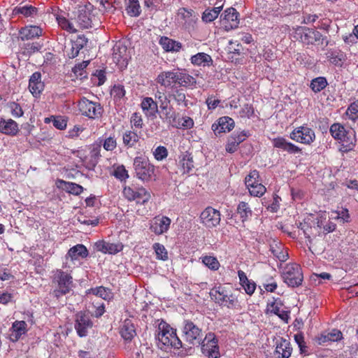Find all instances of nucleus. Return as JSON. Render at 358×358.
I'll use <instances>...</instances> for the list:
<instances>
[{
    "label": "nucleus",
    "instance_id": "f257e3e1",
    "mask_svg": "<svg viewBox=\"0 0 358 358\" xmlns=\"http://www.w3.org/2000/svg\"><path fill=\"white\" fill-rule=\"evenodd\" d=\"M296 41L304 45H322L325 41V45H328L329 41L319 31L303 26L294 27L290 34Z\"/></svg>",
    "mask_w": 358,
    "mask_h": 358
},
{
    "label": "nucleus",
    "instance_id": "f03ea898",
    "mask_svg": "<svg viewBox=\"0 0 358 358\" xmlns=\"http://www.w3.org/2000/svg\"><path fill=\"white\" fill-rule=\"evenodd\" d=\"M52 282L56 285L53 294L57 298L69 294L74 287L73 278L71 272L64 271L60 268L52 271Z\"/></svg>",
    "mask_w": 358,
    "mask_h": 358
},
{
    "label": "nucleus",
    "instance_id": "7ed1b4c3",
    "mask_svg": "<svg viewBox=\"0 0 358 358\" xmlns=\"http://www.w3.org/2000/svg\"><path fill=\"white\" fill-rule=\"evenodd\" d=\"M210 294L215 301L220 306H226L229 309H238L240 306L237 296L224 286L214 287Z\"/></svg>",
    "mask_w": 358,
    "mask_h": 358
},
{
    "label": "nucleus",
    "instance_id": "20e7f679",
    "mask_svg": "<svg viewBox=\"0 0 358 358\" xmlns=\"http://www.w3.org/2000/svg\"><path fill=\"white\" fill-rule=\"evenodd\" d=\"M158 340L164 346L180 349L182 347V341L176 334V329L166 322L159 324Z\"/></svg>",
    "mask_w": 358,
    "mask_h": 358
},
{
    "label": "nucleus",
    "instance_id": "39448f33",
    "mask_svg": "<svg viewBox=\"0 0 358 358\" xmlns=\"http://www.w3.org/2000/svg\"><path fill=\"white\" fill-rule=\"evenodd\" d=\"M134 168L136 177L143 182H149L155 176V166L145 157H136L134 159Z\"/></svg>",
    "mask_w": 358,
    "mask_h": 358
},
{
    "label": "nucleus",
    "instance_id": "423d86ee",
    "mask_svg": "<svg viewBox=\"0 0 358 358\" xmlns=\"http://www.w3.org/2000/svg\"><path fill=\"white\" fill-rule=\"evenodd\" d=\"M122 194L129 201H135L136 204L144 205L151 198L150 192L141 185L131 184L124 186Z\"/></svg>",
    "mask_w": 358,
    "mask_h": 358
},
{
    "label": "nucleus",
    "instance_id": "0eeeda50",
    "mask_svg": "<svg viewBox=\"0 0 358 358\" xmlns=\"http://www.w3.org/2000/svg\"><path fill=\"white\" fill-rule=\"evenodd\" d=\"M282 276L284 282L292 287H299L303 280L302 269L296 263L287 264L284 267Z\"/></svg>",
    "mask_w": 358,
    "mask_h": 358
},
{
    "label": "nucleus",
    "instance_id": "6e6552de",
    "mask_svg": "<svg viewBox=\"0 0 358 358\" xmlns=\"http://www.w3.org/2000/svg\"><path fill=\"white\" fill-rule=\"evenodd\" d=\"M245 185L252 196L261 197L266 192V188L262 184L259 173L255 169L251 171L245 178Z\"/></svg>",
    "mask_w": 358,
    "mask_h": 358
},
{
    "label": "nucleus",
    "instance_id": "1a4fd4ad",
    "mask_svg": "<svg viewBox=\"0 0 358 358\" xmlns=\"http://www.w3.org/2000/svg\"><path fill=\"white\" fill-rule=\"evenodd\" d=\"M182 333L185 341L193 345H200L203 339L202 329L189 320H184Z\"/></svg>",
    "mask_w": 358,
    "mask_h": 358
},
{
    "label": "nucleus",
    "instance_id": "9d476101",
    "mask_svg": "<svg viewBox=\"0 0 358 358\" xmlns=\"http://www.w3.org/2000/svg\"><path fill=\"white\" fill-rule=\"evenodd\" d=\"M79 110L83 115L90 119H98L101 117L103 108L100 103L88 100L85 97L78 102Z\"/></svg>",
    "mask_w": 358,
    "mask_h": 358
},
{
    "label": "nucleus",
    "instance_id": "9b49d317",
    "mask_svg": "<svg viewBox=\"0 0 358 358\" xmlns=\"http://www.w3.org/2000/svg\"><path fill=\"white\" fill-rule=\"evenodd\" d=\"M200 345L202 353L208 358H220L218 341L213 333H208Z\"/></svg>",
    "mask_w": 358,
    "mask_h": 358
},
{
    "label": "nucleus",
    "instance_id": "f8f14e48",
    "mask_svg": "<svg viewBox=\"0 0 358 358\" xmlns=\"http://www.w3.org/2000/svg\"><path fill=\"white\" fill-rule=\"evenodd\" d=\"M289 138L304 145H311L315 141V131L307 126L296 127L289 134Z\"/></svg>",
    "mask_w": 358,
    "mask_h": 358
},
{
    "label": "nucleus",
    "instance_id": "ddd939ff",
    "mask_svg": "<svg viewBox=\"0 0 358 358\" xmlns=\"http://www.w3.org/2000/svg\"><path fill=\"white\" fill-rule=\"evenodd\" d=\"M200 220L206 228L212 229L220 224L221 215L218 210L211 206L206 207L200 215Z\"/></svg>",
    "mask_w": 358,
    "mask_h": 358
},
{
    "label": "nucleus",
    "instance_id": "4468645a",
    "mask_svg": "<svg viewBox=\"0 0 358 358\" xmlns=\"http://www.w3.org/2000/svg\"><path fill=\"white\" fill-rule=\"evenodd\" d=\"M239 22V13L233 7L227 8L221 15L220 22L226 31L237 28Z\"/></svg>",
    "mask_w": 358,
    "mask_h": 358
},
{
    "label": "nucleus",
    "instance_id": "2eb2a0df",
    "mask_svg": "<svg viewBox=\"0 0 358 358\" xmlns=\"http://www.w3.org/2000/svg\"><path fill=\"white\" fill-rule=\"evenodd\" d=\"M92 320L85 312L80 311L76 313L74 327L80 337L86 336L88 329L92 328Z\"/></svg>",
    "mask_w": 358,
    "mask_h": 358
},
{
    "label": "nucleus",
    "instance_id": "dca6fc26",
    "mask_svg": "<svg viewBox=\"0 0 358 358\" xmlns=\"http://www.w3.org/2000/svg\"><path fill=\"white\" fill-rule=\"evenodd\" d=\"M176 69L161 72L156 78L157 83L165 88H173L178 86Z\"/></svg>",
    "mask_w": 358,
    "mask_h": 358
},
{
    "label": "nucleus",
    "instance_id": "f3484780",
    "mask_svg": "<svg viewBox=\"0 0 358 358\" xmlns=\"http://www.w3.org/2000/svg\"><path fill=\"white\" fill-rule=\"evenodd\" d=\"M171 220L167 216H157L152 220L150 229L155 235H162L169 229Z\"/></svg>",
    "mask_w": 358,
    "mask_h": 358
},
{
    "label": "nucleus",
    "instance_id": "a211bd4d",
    "mask_svg": "<svg viewBox=\"0 0 358 358\" xmlns=\"http://www.w3.org/2000/svg\"><path fill=\"white\" fill-rule=\"evenodd\" d=\"M341 138L338 141L341 152L347 153L355 149L357 145V136L355 130H348Z\"/></svg>",
    "mask_w": 358,
    "mask_h": 358
},
{
    "label": "nucleus",
    "instance_id": "6ab92c4d",
    "mask_svg": "<svg viewBox=\"0 0 358 358\" xmlns=\"http://www.w3.org/2000/svg\"><path fill=\"white\" fill-rule=\"evenodd\" d=\"M273 148L287 152L289 154H296L301 152V148L288 141L282 136H278L272 140Z\"/></svg>",
    "mask_w": 358,
    "mask_h": 358
},
{
    "label": "nucleus",
    "instance_id": "aec40b11",
    "mask_svg": "<svg viewBox=\"0 0 358 358\" xmlns=\"http://www.w3.org/2000/svg\"><path fill=\"white\" fill-rule=\"evenodd\" d=\"M298 228L301 231V234H303L309 243H311L312 238L319 236L321 231L319 221L317 222L316 224L314 223L313 226L307 222H299Z\"/></svg>",
    "mask_w": 358,
    "mask_h": 358
},
{
    "label": "nucleus",
    "instance_id": "412c9836",
    "mask_svg": "<svg viewBox=\"0 0 358 358\" xmlns=\"http://www.w3.org/2000/svg\"><path fill=\"white\" fill-rule=\"evenodd\" d=\"M234 127V121L228 116L220 117L216 122L212 124V130L215 135L221 133L229 132Z\"/></svg>",
    "mask_w": 358,
    "mask_h": 358
},
{
    "label": "nucleus",
    "instance_id": "4be33fe9",
    "mask_svg": "<svg viewBox=\"0 0 358 358\" xmlns=\"http://www.w3.org/2000/svg\"><path fill=\"white\" fill-rule=\"evenodd\" d=\"M127 48L122 43H116L113 47V60L118 66H126L127 65Z\"/></svg>",
    "mask_w": 358,
    "mask_h": 358
},
{
    "label": "nucleus",
    "instance_id": "5701e85b",
    "mask_svg": "<svg viewBox=\"0 0 358 358\" xmlns=\"http://www.w3.org/2000/svg\"><path fill=\"white\" fill-rule=\"evenodd\" d=\"M121 337L127 342H130L136 336L134 324L130 319H126L122 323L120 328Z\"/></svg>",
    "mask_w": 358,
    "mask_h": 358
},
{
    "label": "nucleus",
    "instance_id": "b1692460",
    "mask_svg": "<svg viewBox=\"0 0 358 358\" xmlns=\"http://www.w3.org/2000/svg\"><path fill=\"white\" fill-rule=\"evenodd\" d=\"M178 86L185 88H193L196 84L194 77L187 73L185 69H176Z\"/></svg>",
    "mask_w": 358,
    "mask_h": 358
},
{
    "label": "nucleus",
    "instance_id": "393cba45",
    "mask_svg": "<svg viewBox=\"0 0 358 358\" xmlns=\"http://www.w3.org/2000/svg\"><path fill=\"white\" fill-rule=\"evenodd\" d=\"M87 42L88 40L84 35L78 36L76 41L71 42V48L66 50V56L69 59L76 57L80 50L87 45Z\"/></svg>",
    "mask_w": 358,
    "mask_h": 358
},
{
    "label": "nucleus",
    "instance_id": "a878e982",
    "mask_svg": "<svg viewBox=\"0 0 358 358\" xmlns=\"http://www.w3.org/2000/svg\"><path fill=\"white\" fill-rule=\"evenodd\" d=\"M44 88V84L41 81V73L34 72L29 78V89L30 92L36 97L39 96Z\"/></svg>",
    "mask_w": 358,
    "mask_h": 358
},
{
    "label": "nucleus",
    "instance_id": "bb28decb",
    "mask_svg": "<svg viewBox=\"0 0 358 358\" xmlns=\"http://www.w3.org/2000/svg\"><path fill=\"white\" fill-rule=\"evenodd\" d=\"M18 124L12 119L6 120L0 117V132L1 134L15 136L19 132Z\"/></svg>",
    "mask_w": 358,
    "mask_h": 358
},
{
    "label": "nucleus",
    "instance_id": "cd10ccee",
    "mask_svg": "<svg viewBox=\"0 0 358 358\" xmlns=\"http://www.w3.org/2000/svg\"><path fill=\"white\" fill-rule=\"evenodd\" d=\"M275 354L278 358H289L292 352V348L290 342L284 338H280L276 341Z\"/></svg>",
    "mask_w": 358,
    "mask_h": 358
},
{
    "label": "nucleus",
    "instance_id": "c85d7f7f",
    "mask_svg": "<svg viewBox=\"0 0 358 358\" xmlns=\"http://www.w3.org/2000/svg\"><path fill=\"white\" fill-rule=\"evenodd\" d=\"M10 331H11L10 339L13 342L17 341L22 335L27 332V324L23 320H16L13 323Z\"/></svg>",
    "mask_w": 358,
    "mask_h": 358
},
{
    "label": "nucleus",
    "instance_id": "c756f323",
    "mask_svg": "<svg viewBox=\"0 0 358 358\" xmlns=\"http://www.w3.org/2000/svg\"><path fill=\"white\" fill-rule=\"evenodd\" d=\"M13 12L16 15H22L24 17L31 18L41 16L43 13L40 11L39 8L29 4L20 5L14 8Z\"/></svg>",
    "mask_w": 358,
    "mask_h": 358
},
{
    "label": "nucleus",
    "instance_id": "7c9ffc66",
    "mask_svg": "<svg viewBox=\"0 0 358 358\" xmlns=\"http://www.w3.org/2000/svg\"><path fill=\"white\" fill-rule=\"evenodd\" d=\"M88 255L89 252L87 248L83 244H77L69 250L66 258H70L72 262H74L80 259H85Z\"/></svg>",
    "mask_w": 358,
    "mask_h": 358
},
{
    "label": "nucleus",
    "instance_id": "2f4dec72",
    "mask_svg": "<svg viewBox=\"0 0 358 358\" xmlns=\"http://www.w3.org/2000/svg\"><path fill=\"white\" fill-rule=\"evenodd\" d=\"M43 29L36 25L26 26L20 30V37L22 41L33 39L42 36Z\"/></svg>",
    "mask_w": 358,
    "mask_h": 358
},
{
    "label": "nucleus",
    "instance_id": "473e14b6",
    "mask_svg": "<svg viewBox=\"0 0 358 358\" xmlns=\"http://www.w3.org/2000/svg\"><path fill=\"white\" fill-rule=\"evenodd\" d=\"M76 22L80 29H88L92 27L91 13L86 6L80 7L78 10Z\"/></svg>",
    "mask_w": 358,
    "mask_h": 358
},
{
    "label": "nucleus",
    "instance_id": "72a5a7b5",
    "mask_svg": "<svg viewBox=\"0 0 358 358\" xmlns=\"http://www.w3.org/2000/svg\"><path fill=\"white\" fill-rule=\"evenodd\" d=\"M101 157V146L99 145H93L90 148L88 157H85V159L87 160L86 167L90 170L94 169L98 164Z\"/></svg>",
    "mask_w": 358,
    "mask_h": 358
},
{
    "label": "nucleus",
    "instance_id": "f704fd0d",
    "mask_svg": "<svg viewBox=\"0 0 358 358\" xmlns=\"http://www.w3.org/2000/svg\"><path fill=\"white\" fill-rule=\"evenodd\" d=\"M282 306V303L280 299H278V300H275L268 305V310L271 313L278 315L285 323H288L290 319V312L289 310H281L280 308Z\"/></svg>",
    "mask_w": 358,
    "mask_h": 358
},
{
    "label": "nucleus",
    "instance_id": "c9c22d12",
    "mask_svg": "<svg viewBox=\"0 0 358 358\" xmlns=\"http://www.w3.org/2000/svg\"><path fill=\"white\" fill-rule=\"evenodd\" d=\"M159 43L166 52H178L182 48L180 42L169 38L166 36H162Z\"/></svg>",
    "mask_w": 358,
    "mask_h": 358
},
{
    "label": "nucleus",
    "instance_id": "e433bc0d",
    "mask_svg": "<svg viewBox=\"0 0 358 358\" xmlns=\"http://www.w3.org/2000/svg\"><path fill=\"white\" fill-rule=\"evenodd\" d=\"M56 21L59 27L71 34H74L78 30L74 27L73 24L64 16V13L62 11H57L54 14Z\"/></svg>",
    "mask_w": 358,
    "mask_h": 358
},
{
    "label": "nucleus",
    "instance_id": "4c0bfd02",
    "mask_svg": "<svg viewBox=\"0 0 358 358\" xmlns=\"http://www.w3.org/2000/svg\"><path fill=\"white\" fill-rule=\"evenodd\" d=\"M238 276L241 285L244 289L245 293L252 295L256 289V283L248 278L245 273L242 270L238 271Z\"/></svg>",
    "mask_w": 358,
    "mask_h": 358
},
{
    "label": "nucleus",
    "instance_id": "58836bf2",
    "mask_svg": "<svg viewBox=\"0 0 358 358\" xmlns=\"http://www.w3.org/2000/svg\"><path fill=\"white\" fill-rule=\"evenodd\" d=\"M270 251L280 262H285L288 259V253L283 251V248L280 242L273 241L270 244Z\"/></svg>",
    "mask_w": 358,
    "mask_h": 358
},
{
    "label": "nucleus",
    "instance_id": "ea45409f",
    "mask_svg": "<svg viewBox=\"0 0 358 358\" xmlns=\"http://www.w3.org/2000/svg\"><path fill=\"white\" fill-rule=\"evenodd\" d=\"M328 60L335 66H341L345 59V55L338 49H329L326 52Z\"/></svg>",
    "mask_w": 358,
    "mask_h": 358
},
{
    "label": "nucleus",
    "instance_id": "a19ab883",
    "mask_svg": "<svg viewBox=\"0 0 358 358\" xmlns=\"http://www.w3.org/2000/svg\"><path fill=\"white\" fill-rule=\"evenodd\" d=\"M138 134L131 130H127L122 135L123 144L127 148H134L136 143L139 141Z\"/></svg>",
    "mask_w": 358,
    "mask_h": 358
},
{
    "label": "nucleus",
    "instance_id": "79ce46f5",
    "mask_svg": "<svg viewBox=\"0 0 358 358\" xmlns=\"http://www.w3.org/2000/svg\"><path fill=\"white\" fill-rule=\"evenodd\" d=\"M190 61L194 66H210L213 63L211 57L205 52H199L192 56Z\"/></svg>",
    "mask_w": 358,
    "mask_h": 358
},
{
    "label": "nucleus",
    "instance_id": "37998d69",
    "mask_svg": "<svg viewBox=\"0 0 358 358\" xmlns=\"http://www.w3.org/2000/svg\"><path fill=\"white\" fill-rule=\"evenodd\" d=\"M125 10L128 15L138 17L141 13V6L138 0H125Z\"/></svg>",
    "mask_w": 358,
    "mask_h": 358
},
{
    "label": "nucleus",
    "instance_id": "c03bdc74",
    "mask_svg": "<svg viewBox=\"0 0 358 358\" xmlns=\"http://www.w3.org/2000/svg\"><path fill=\"white\" fill-rule=\"evenodd\" d=\"M328 85L327 80L325 77L319 76L313 78L310 84V88L315 93L320 92Z\"/></svg>",
    "mask_w": 358,
    "mask_h": 358
},
{
    "label": "nucleus",
    "instance_id": "a18cd8bd",
    "mask_svg": "<svg viewBox=\"0 0 358 358\" xmlns=\"http://www.w3.org/2000/svg\"><path fill=\"white\" fill-rule=\"evenodd\" d=\"M141 106L143 112L148 115H154L157 110V104L151 97L144 98Z\"/></svg>",
    "mask_w": 358,
    "mask_h": 358
},
{
    "label": "nucleus",
    "instance_id": "49530a36",
    "mask_svg": "<svg viewBox=\"0 0 358 358\" xmlns=\"http://www.w3.org/2000/svg\"><path fill=\"white\" fill-rule=\"evenodd\" d=\"M347 130L345 127L338 122H335L330 126L329 132L331 136L336 141L342 139L341 138L345 135Z\"/></svg>",
    "mask_w": 358,
    "mask_h": 358
},
{
    "label": "nucleus",
    "instance_id": "de8ad7c7",
    "mask_svg": "<svg viewBox=\"0 0 358 358\" xmlns=\"http://www.w3.org/2000/svg\"><path fill=\"white\" fill-rule=\"evenodd\" d=\"M59 182L63 185V189L69 194L80 195L84 190L83 186L75 182H66L64 180H60Z\"/></svg>",
    "mask_w": 358,
    "mask_h": 358
},
{
    "label": "nucleus",
    "instance_id": "09e8293b",
    "mask_svg": "<svg viewBox=\"0 0 358 358\" xmlns=\"http://www.w3.org/2000/svg\"><path fill=\"white\" fill-rule=\"evenodd\" d=\"M169 96L172 97L178 106L187 107L188 100H187L185 93L182 89H174Z\"/></svg>",
    "mask_w": 358,
    "mask_h": 358
},
{
    "label": "nucleus",
    "instance_id": "8fccbe9b",
    "mask_svg": "<svg viewBox=\"0 0 358 358\" xmlns=\"http://www.w3.org/2000/svg\"><path fill=\"white\" fill-rule=\"evenodd\" d=\"M222 6H217L214 8H208L204 10L202 15V20L205 22H211L215 20L219 15Z\"/></svg>",
    "mask_w": 358,
    "mask_h": 358
},
{
    "label": "nucleus",
    "instance_id": "3c124183",
    "mask_svg": "<svg viewBox=\"0 0 358 358\" xmlns=\"http://www.w3.org/2000/svg\"><path fill=\"white\" fill-rule=\"evenodd\" d=\"M237 213L240 215L241 221L244 222L252 215V211L249 204L245 201H241L237 206Z\"/></svg>",
    "mask_w": 358,
    "mask_h": 358
},
{
    "label": "nucleus",
    "instance_id": "603ef678",
    "mask_svg": "<svg viewBox=\"0 0 358 358\" xmlns=\"http://www.w3.org/2000/svg\"><path fill=\"white\" fill-rule=\"evenodd\" d=\"M155 97L159 103L160 108L162 110H166L170 103V100L166 91L164 90H157L155 94Z\"/></svg>",
    "mask_w": 358,
    "mask_h": 358
},
{
    "label": "nucleus",
    "instance_id": "864d4df0",
    "mask_svg": "<svg viewBox=\"0 0 358 358\" xmlns=\"http://www.w3.org/2000/svg\"><path fill=\"white\" fill-rule=\"evenodd\" d=\"M90 293L106 301H109L113 299V293L111 290L103 286L92 288L90 289Z\"/></svg>",
    "mask_w": 358,
    "mask_h": 358
},
{
    "label": "nucleus",
    "instance_id": "5fc2aeb1",
    "mask_svg": "<svg viewBox=\"0 0 358 358\" xmlns=\"http://www.w3.org/2000/svg\"><path fill=\"white\" fill-rule=\"evenodd\" d=\"M180 165L182 174L189 173L194 168L192 157H191L190 155H183L182 158L180 160Z\"/></svg>",
    "mask_w": 358,
    "mask_h": 358
},
{
    "label": "nucleus",
    "instance_id": "6e6d98bb",
    "mask_svg": "<svg viewBox=\"0 0 358 358\" xmlns=\"http://www.w3.org/2000/svg\"><path fill=\"white\" fill-rule=\"evenodd\" d=\"M202 263L211 271H217L220 267V264L215 257L205 255L201 257Z\"/></svg>",
    "mask_w": 358,
    "mask_h": 358
},
{
    "label": "nucleus",
    "instance_id": "4d7b16f0",
    "mask_svg": "<svg viewBox=\"0 0 358 358\" xmlns=\"http://www.w3.org/2000/svg\"><path fill=\"white\" fill-rule=\"evenodd\" d=\"M152 247L157 259L166 261L169 259L168 252L162 244L155 243Z\"/></svg>",
    "mask_w": 358,
    "mask_h": 358
},
{
    "label": "nucleus",
    "instance_id": "13d9d810",
    "mask_svg": "<svg viewBox=\"0 0 358 358\" xmlns=\"http://www.w3.org/2000/svg\"><path fill=\"white\" fill-rule=\"evenodd\" d=\"M92 315L95 317H100L105 313V306L101 301L94 300L92 303Z\"/></svg>",
    "mask_w": 358,
    "mask_h": 358
},
{
    "label": "nucleus",
    "instance_id": "bf43d9fd",
    "mask_svg": "<svg viewBox=\"0 0 358 358\" xmlns=\"http://www.w3.org/2000/svg\"><path fill=\"white\" fill-rule=\"evenodd\" d=\"M350 120L355 122L358 119V100L351 103L346 110Z\"/></svg>",
    "mask_w": 358,
    "mask_h": 358
},
{
    "label": "nucleus",
    "instance_id": "052dcab7",
    "mask_svg": "<svg viewBox=\"0 0 358 358\" xmlns=\"http://www.w3.org/2000/svg\"><path fill=\"white\" fill-rule=\"evenodd\" d=\"M8 107L10 108L12 115L15 117H20L24 114L20 105L15 101L8 103Z\"/></svg>",
    "mask_w": 358,
    "mask_h": 358
},
{
    "label": "nucleus",
    "instance_id": "680f3d73",
    "mask_svg": "<svg viewBox=\"0 0 358 358\" xmlns=\"http://www.w3.org/2000/svg\"><path fill=\"white\" fill-rule=\"evenodd\" d=\"M114 176L121 181H125L129 178L128 171L123 165L118 166L114 170Z\"/></svg>",
    "mask_w": 358,
    "mask_h": 358
},
{
    "label": "nucleus",
    "instance_id": "e2e57ef3",
    "mask_svg": "<svg viewBox=\"0 0 358 358\" xmlns=\"http://www.w3.org/2000/svg\"><path fill=\"white\" fill-rule=\"evenodd\" d=\"M294 341L299 348L300 353L306 354L307 352V345L304 341L303 334L302 333L295 334Z\"/></svg>",
    "mask_w": 358,
    "mask_h": 358
},
{
    "label": "nucleus",
    "instance_id": "0e129e2a",
    "mask_svg": "<svg viewBox=\"0 0 358 358\" xmlns=\"http://www.w3.org/2000/svg\"><path fill=\"white\" fill-rule=\"evenodd\" d=\"M53 125L59 130H64L67 126V119L62 116L53 117Z\"/></svg>",
    "mask_w": 358,
    "mask_h": 358
},
{
    "label": "nucleus",
    "instance_id": "69168bd1",
    "mask_svg": "<svg viewBox=\"0 0 358 358\" xmlns=\"http://www.w3.org/2000/svg\"><path fill=\"white\" fill-rule=\"evenodd\" d=\"M130 122L131 127H135L136 129H142L143 125V122L142 119V116L139 113H134L132 114L130 120Z\"/></svg>",
    "mask_w": 358,
    "mask_h": 358
},
{
    "label": "nucleus",
    "instance_id": "338daca9",
    "mask_svg": "<svg viewBox=\"0 0 358 358\" xmlns=\"http://www.w3.org/2000/svg\"><path fill=\"white\" fill-rule=\"evenodd\" d=\"M155 158L157 161H162L168 156V150L164 146H158L153 152Z\"/></svg>",
    "mask_w": 358,
    "mask_h": 358
},
{
    "label": "nucleus",
    "instance_id": "774afa93",
    "mask_svg": "<svg viewBox=\"0 0 358 358\" xmlns=\"http://www.w3.org/2000/svg\"><path fill=\"white\" fill-rule=\"evenodd\" d=\"M103 148L107 151H113L117 147V142L115 136L106 138L103 143Z\"/></svg>",
    "mask_w": 358,
    "mask_h": 358
}]
</instances>
